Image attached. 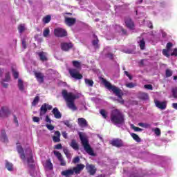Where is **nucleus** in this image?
<instances>
[{"instance_id": "obj_52", "label": "nucleus", "mask_w": 177, "mask_h": 177, "mask_svg": "<svg viewBox=\"0 0 177 177\" xmlns=\"http://www.w3.org/2000/svg\"><path fill=\"white\" fill-rule=\"evenodd\" d=\"M144 87L145 88V89L153 91V86L151 84H145Z\"/></svg>"}, {"instance_id": "obj_29", "label": "nucleus", "mask_w": 177, "mask_h": 177, "mask_svg": "<svg viewBox=\"0 0 177 177\" xmlns=\"http://www.w3.org/2000/svg\"><path fill=\"white\" fill-rule=\"evenodd\" d=\"M46 168H47V169H49L50 171H52V169H53V165L52 164L50 160H46Z\"/></svg>"}, {"instance_id": "obj_23", "label": "nucleus", "mask_w": 177, "mask_h": 177, "mask_svg": "<svg viewBox=\"0 0 177 177\" xmlns=\"http://www.w3.org/2000/svg\"><path fill=\"white\" fill-rule=\"evenodd\" d=\"M52 113L54 115L55 118H57V120H60V118H62V113L59 111V109L57 107L53 109Z\"/></svg>"}, {"instance_id": "obj_5", "label": "nucleus", "mask_w": 177, "mask_h": 177, "mask_svg": "<svg viewBox=\"0 0 177 177\" xmlns=\"http://www.w3.org/2000/svg\"><path fill=\"white\" fill-rule=\"evenodd\" d=\"M54 35L58 38H63V37H67V30L62 28H57L54 29Z\"/></svg>"}, {"instance_id": "obj_49", "label": "nucleus", "mask_w": 177, "mask_h": 177, "mask_svg": "<svg viewBox=\"0 0 177 177\" xmlns=\"http://www.w3.org/2000/svg\"><path fill=\"white\" fill-rule=\"evenodd\" d=\"M4 81H6V82H9V81H10V75L9 73H6Z\"/></svg>"}, {"instance_id": "obj_35", "label": "nucleus", "mask_w": 177, "mask_h": 177, "mask_svg": "<svg viewBox=\"0 0 177 177\" xmlns=\"http://www.w3.org/2000/svg\"><path fill=\"white\" fill-rule=\"evenodd\" d=\"M172 96L174 99H177V87L171 88Z\"/></svg>"}, {"instance_id": "obj_10", "label": "nucleus", "mask_w": 177, "mask_h": 177, "mask_svg": "<svg viewBox=\"0 0 177 177\" xmlns=\"http://www.w3.org/2000/svg\"><path fill=\"white\" fill-rule=\"evenodd\" d=\"M34 74L39 84H44L45 82V75L41 72H35Z\"/></svg>"}, {"instance_id": "obj_28", "label": "nucleus", "mask_w": 177, "mask_h": 177, "mask_svg": "<svg viewBox=\"0 0 177 177\" xmlns=\"http://www.w3.org/2000/svg\"><path fill=\"white\" fill-rule=\"evenodd\" d=\"M131 138H133V140H135L138 143H140V142H142V139L140 138V137L138 134L131 133Z\"/></svg>"}, {"instance_id": "obj_7", "label": "nucleus", "mask_w": 177, "mask_h": 177, "mask_svg": "<svg viewBox=\"0 0 177 177\" xmlns=\"http://www.w3.org/2000/svg\"><path fill=\"white\" fill-rule=\"evenodd\" d=\"M69 74L75 80H82L83 78L82 74L80 73L78 70L75 68L69 70Z\"/></svg>"}, {"instance_id": "obj_53", "label": "nucleus", "mask_w": 177, "mask_h": 177, "mask_svg": "<svg viewBox=\"0 0 177 177\" xmlns=\"http://www.w3.org/2000/svg\"><path fill=\"white\" fill-rule=\"evenodd\" d=\"M172 46H174V44H172V43L169 42L167 44L166 48L168 50H171V48H172Z\"/></svg>"}, {"instance_id": "obj_12", "label": "nucleus", "mask_w": 177, "mask_h": 177, "mask_svg": "<svg viewBox=\"0 0 177 177\" xmlns=\"http://www.w3.org/2000/svg\"><path fill=\"white\" fill-rule=\"evenodd\" d=\"M124 23L127 28L129 30H133L135 28V24L132 21V19L129 17H126L124 19Z\"/></svg>"}, {"instance_id": "obj_54", "label": "nucleus", "mask_w": 177, "mask_h": 177, "mask_svg": "<svg viewBox=\"0 0 177 177\" xmlns=\"http://www.w3.org/2000/svg\"><path fill=\"white\" fill-rule=\"evenodd\" d=\"M73 164H77V162H80V156H77L73 158Z\"/></svg>"}, {"instance_id": "obj_30", "label": "nucleus", "mask_w": 177, "mask_h": 177, "mask_svg": "<svg viewBox=\"0 0 177 177\" xmlns=\"http://www.w3.org/2000/svg\"><path fill=\"white\" fill-rule=\"evenodd\" d=\"M18 31L19 34H22L26 31V25L24 24H21L18 26Z\"/></svg>"}, {"instance_id": "obj_62", "label": "nucleus", "mask_w": 177, "mask_h": 177, "mask_svg": "<svg viewBox=\"0 0 177 177\" xmlns=\"http://www.w3.org/2000/svg\"><path fill=\"white\" fill-rule=\"evenodd\" d=\"M62 136L64 138V139H67V133L66 131H63Z\"/></svg>"}, {"instance_id": "obj_26", "label": "nucleus", "mask_w": 177, "mask_h": 177, "mask_svg": "<svg viewBox=\"0 0 177 177\" xmlns=\"http://www.w3.org/2000/svg\"><path fill=\"white\" fill-rule=\"evenodd\" d=\"M1 140L4 143H8V142H9V140L8 139V136H6V132L5 131V130L1 131Z\"/></svg>"}, {"instance_id": "obj_31", "label": "nucleus", "mask_w": 177, "mask_h": 177, "mask_svg": "<svg viewBox=\"0 0 177 177\" xmlns=\"http://www.w3.org/2000/svg\"><path fill=\"white\" fill-rule=\"evenodd\" d=\"M6 168L8 171H13V164L12 162H8V160L6 161Z\"/></svg>"}, {"instance_id": "obj_59", "label": "nucleus", "mask_w": 177, "mask_h": 177, "mask_svg": "<svg viewBox=\"0 0 177 177\" xmlns=\"http://www.w3.org/2000/svg\"><path fill=\"white\" fill-rule=\"evenodd\" d=\"M170 56H177V48H174Z\"/></svg>"}, {"instance_id": "obj_24", "label": "nucleus", "mask_w": 177, "mask_h": 177, "mask_svg": "<svg viewBox=\"0 0 177 177\" xmlns=\"http://www.w3.org/2000/svg\"><path fill=\"white\" fill-rule=\"evenodd\" d=\"M37 55L41 62H48V57H46V53L41 51L39 52Z\"/></svg>"}, {"instance_id": "obj_21", "label": "nucleus", "mask_w": 177, "mask_h": 177, "mask_svg": "<svg viewBox=\"0 0 177 177\" xmlns=\"http://www.w3.org/2000/svg\"><path fill=\"white\" fill-rule=\"evenodd\" d=\"M77 123L79 127H81L82 128L88 127V122L84 118H79L77 119Z\"/></svg>"}, {"instance_id": "obj_50", "label": "nucleus", "mask_w": 177, "mask_h": 177, "mask_svg": "<svg viewBox=\"0 0 177 177\" xmlns=\"http://www.w3.org/2000/svg\"><path fill=\"white\" fill-rule=\"evenodd\" d=\"M106 57L110 59V60H113L114 59V54L109 53L106 55Z\"/></svg>"}, {"instance_id": "obj_11", "label": "nucleus", "mask_w": 177, "mask_h": 177, "mask_svg": "<svg viewBox=\"0 0 177 177\" xmlns=\"http://www.w3.org/2000/svg\"><path fill=\"white\" fill-rule=\"evenodd\" d=\"M54 154L57 157L58 160L60 162V165L62 167H66V161L64 160V158H63V156L62 155V153L57 151H54Z\"/></svg>"}, {"instance_id": "obj_25", "label": "nucleus", "mask_w": 177, "mask_h": 177, "mask_svg": "<svg viewBox=\"0 0 177 177\" xmlns=\"http://www.w3.org/2000/svg\"><path fill=\"white\" fill-rule=\"evenodd\" d=\"M70 146L73 150H80V146L76 140L73 139L70 143Z\"/></svg>"}, {"instance_id": "obj_1", "label": "nucleus", "mask_w": 177, "mask_h": 177, "mask_svg": "<svg viewBox=\"0 0 177 177\" xmlns=\"http://www.w3.org/2000/svg\"><path fill=\"white\" fill-rule=\"evenodd\" d=\"M62 96L66 103L68 109L72 110V111H77L78 108L75 105V100L80 99V96L70 92H67V90L62 91Z\"/></svg>"}, {"instance_id": "obj_60", "label": "nucleus", "mask_w": 177, "mask_h": 177, "mask_svg": "<svg viewBox=\"0 0 177 177\" xmlns=\"http://www.w3.org/2000/svg\"><path fill=\"white\" fill-rule=\"evenodd\" d=\"M32 121L34 122H39V118L37 117V116H34L32 118Z\"/></svg>"}, {"instance_id": "obj_16", "label": "nucleus", "mask_w": 177, "mask_h": 177, "mask_svg": "<svg viewBox=\"0 0 177 177\" xmlns=\"http://www.w3.org/2000/svg\"><path fill=\"white\" fill-rule=\"evenodd\" d=\"M27 163L31 169H34V167H35V165L34 164V158L32 157V153L30 152L29 154V157L27 158Z\"/></svg>"}, {"instance_id": "obj_64", "label": "nucleus", "mask_w": 177, "mask_h": 177, "mask_svg": "<svg viewBox=\"0 0 177 177\" xmlns=\"http://www.w3.org/2000/svg\"><path fill=\"white\" fill-rule=\"evenodd\" d=\"M173 108L175 109L176 110H177V103H173L172 104Z\"/></svg>"}, {"instance_id": "obj_36", "label": "nucleus", "mask_w": 177, "mask_h": 177, "mask_svg": "<svg viewBox=\"0 0 177 177\" xmlns=\"http://www.w3.org/2000/svg\"><path fill=\"white\" fill-rule=\"evenodd\" d=\"M72 64L73 67H75V68H81V62L78 61H73Z\"/></svg>"}, {"instance_id": "obj_6", "label": "nucleus", "mask_w": 177, "mask_h": 177, "mask_svg": "<svg viewBox=\"0 0 177 177\" xmlns=\"http://www.w3.org/2000/svg\"><path fill=\"white\" fill-rule=\"evenodd\" d=\"M52 109H53V106H52V105H50L49 104L47 103L43 104L40 108V117H42V115H45V114L48 113V110H52Z\"/></svg>"}, {"instance_id": "obj_38", "label": "nucleus", "mask_w": 177, "mask_h": 177, "mask_svg": "<svg viewBox=\"0 0 177 177\" xmlns=\"http://www.w3.org/2000/svg\"><path fill=\"white\" fill-rule=\"evenodd\" d=\"M84 82L86 85H88V86H93V80H92L85 79Z\"/></svg>"}, {"instance_id": "obj_41", "label": "nucleus", "mask_w": 177, "mask_h": 177, "mask_svg": "<svg viewBox=\"0 0 177 177\" xmlns=\"http://www.w3.org/2000/svg\"><path fill=\"white\" fill-rule=\"evenodd\" d=\"M173 72L171 69H166L165 71V76L167 78H169V77H172Z\"/></svg>"}, {"instance_id": "obj_14", "label": "nucleus", "mask_w": 177, "mask_h": 177, "mask_svg": "<svg viewBox=\"0 0 177 177\" xmlns=\"http://www.w3.org/2000/svg\"><path fill=\"white\" fill-rule=\"evenodd\" d=\"M86 169H87V172L91 176L95 175V174H96V171H97V169H96V167H95L94 165L89 164H86Z\"/></svg>"}, {"instance_id": "obj_8", "label": "nucleus", "mask_w": 177, "mask_h": 177, "mask_svg": "<svg viewBox=\"0 0 177 177\" xmlns=\"http://www.w3.org/2000/svg\"><path fill=\"white\" fill-rule=\"evenodd\" d=\"M110 144L113 146V147H117L118 149H120V147H123L124 146V142L120 138H114L112 140L110 141Z\"/></svg>"}, {"instance_id": "obj_51", "label": "nucleus", "mask_w": 177, "mask_h": 177, "mask_svg": "<svg viewBox=\"0 0 177 177\" xmlns=\"http://www.w3.org/2000/svg\"><path fill=\"white\" fill-rule=\"evenodd\" d=\"M46 127L48 131H53V129H55V126L52 124H46Z\"/></svg>"}, {"instance_id": "obj_17", "label": "nucleus", "mask_w": 177, "mask_h": 177, "mask_svg": "<svg viewBox=\"0 0 177 177\" xmlns=\"http://www.w3.org/2000/svg\"><path fill=\"white\" fill-rule=\"evenodd\" d=\"M155 104L158 109H160V110H165L167 109V102L166 101L160 102L158 100L155 101Z\"/></svg>"}, {"instance_id": "obj_2", "label": "nucleus", "mask_w": 177, "mask_h": 177, "mask_svg": "<svg viewBox=\"0 0 177 177\" xmlns=\"http://www.w3.org/2000/svg\"><path fill=\"white\" fill-rule=\"evenodd\" d=\"M102 82L105 88H107L109 91H112V92H113V93L118 96L119 99L116 100L118 102V103H120V104H124V103H125V101H124V99H122V96H124V92H122L121 88L112 85L111 83H110V82L107 81L106 79H102Z\"/></svg>"}, {"instance_id": "obj_40", "label": "nucleus", "mask_w": 177, "mask_h": 177, "mask_svg": "<svg viewBox=\"0 0 177 177\" xmlns=\"http://www.w3.org/2000/svg\"><path fill=\"white\" fill-rule=\"evenodd\" d=\"M51 17L50 15H47L43 18V23L48 24L50 21Z\"/></svg>"}, {"instance_id": "obj_27", "label": "nucleus", "mask_w": 177, "mask_h": 177, "mask_svg": "<svg viewBox=\"0 0 177 177\" xmlns=\"http://www.w3.org/2000/svg\"><path fill=\"white\" fill-rule=\"evenodd\" d=\"M63 151H64L66 158H68V160H71V158L73 157V154H71V153H70V151H68V149L67 148H64L63 149Z\"/></svg>"}, {"instance_id": "obj_44", "label": "nucleus", "mask_w": 177, "mask_h": 177, "mask_svg": "<svg viewBox=\"0 0 177 177\" xmlns=\"http://www.w3.org/2000/svg\"><path fill=\"white\" fill-rule=\"evenodd\" d=\"M50 32V30H49V28H46L43 32L44 37L46 38L49 35Z\"/></svg>"}, {"instance_id": "obj_3", "label": "nucleus", "mask_w": 177, "mask_h": 177, "mask_svg": "<svg viewBox=\"0 0 177 177\" xmlns=\"http://www.w3.org/2000/svg\"><path fill=\"white\" fill-rule=\"evenodd\" d=\"M111 121L114 125H122L125 124L124 115L118 109H113L111 112Z\"/></svg>"}, {"instance_id": "obj_13", "label": "nucleus", "mask_w": 177, "mask_h": 177, "mask_svg": "<svg viewBox=\"0 0 177 177\" xmlns=\"http://www.w3.org/2000/svg\"><path fill=\"white\" fill-rule=\"evenodd\" d=\"M64 23L68 27H72V26L77 23V19L65 17Z\"/></svg>"}, {"instance_id": "obj_61", "label": "nucleus", "mask_w": 177, "mask_h": 177, "mask_svg": "<svg viewBox=\"0 0 177 177\" xmlns=\"http://www.w3.org/2000/svg\"><path fill=\"white\" fill-rule=\"evenodd\" d=\"M22 46L24 49H26L27 48V45L26 44V40L22 41Z\"/></svg>"}, {"instance_id": "obj_55", "label": "nucleus", "mask_w": 177, "mask_h": 177, "mask_svg": "<svg viewBox=\"0 0 177 177\" xmlns=\"http://www.w3.org/2000/svg\"><path fill=\"white\" fill-rule=\"evenodd\" d=\"M46 122H48V124H52V120L49 118V115H46Z\"/></svg>"}, {"instance_id": "obj_37", "label": "nucleus", "mask_w": 177, "mask_h": 177, "mask_svg": "<svg viewBox=\"0 0 177 177\" xmlns=\"http://www.w3.org/2000/svg\"><path fill=\"white\" fill-rule=\"evenodd\" d=\"M145 46H146V42L145 41V39H142L140 41V48L141 50H145Z\"/></svg>"}, {"instance_id": "obj_19", "label": "nucleus", "mask_w": 177, "mask_h": 177, "mask_svg": "<svg viewBox=\"0 0 177 177\" xmlns=\"http://www.w3.org/2000/svg\"><path fill=\"white\" fill-rule=\"evenodd\" d=\"M17 150L20 156L21 160H26V154H24V149H23V147H21V145H17Z\"/></svg>"}, {"instance_id": "obj_39", "label": "nucleus", "mask_w": 177, "mask_h": 177, "mask_svg": "<svg viewBox=\"0 0 177 177\" xmlns=\"http://www.w3.org/2000/svg\"><path fill=\"white\" fill-rule=\"evenodd\" d=\"M100 114H101L102 117L106 120L107 118V111L104 109H101L100 111Z\"/></svg>"}, {"instance_id": "obj_22", "label": "nucleus", "mask_w": 177, "mask_h": 177, "mask_svg": "<svg viewBox=\"0 0 177 177\" xmlns=\"http://www.w3.org/2000/svg\"><path fill=\"white\" fill-rule=\"evenodd\" d=\"M54 135L55 136H53V140L54 143H59V142H60V136H61L60 131H55Z\"/></svg>"}, {"instance_id": "obj_32", "label": "nucleus", "mask_w": 177, "mask_h": 177, "mask_svg": "<svg viewBox=\"0 0 177 177\" xmlns=\"http://www.w3.org/2000/svg\"><path fill=\"white\" fill-rule=\"evenodd\" d=\"M18 87L19 91H24V84H23V80L21 79L18 80Z\"/></svg>"}, {"instance_id": "obj_34", "label": "nucleus", "mask_w": 177, "mask_h": 177, "mask_svg": "<svg viewBox=\"0 0 177 177\" xmlns=\"http://www.w3.org/2000/svg\"><path fill=\"white\" fill-rule=\"evenodd\" d=\"M38 103H39V96H36L32 102V106L35 107V106H37Z\"/></svg>"}, {"instance_id": "obj_56", "label": "nucleus", "mask_w": 177, "mask_h": 177, "mask_svg": "<svg viewBox=\"0 0 177 177\" xmlns=\"http://www.w3.org/2000/svg\"><path fill=\"white\" fill-rule=\"evenodd\" d=\"M124 74H125V75H127V77H128V78H129L130 80H132L133 77H132V75H131L129 74V73L128 71H124Z\"/></svg>"}, {"instance_id": "obj_43", "label": "nucleus", "mask_w": 177, "mask_h": 177, "mask_svg": "<svg viewBox=\"0 0 177 177\" xmlns=\"http://www.w3.org/2000/svg\"><path fill=\"white\" fill-rule=\"evenodd\" d=\"M94 38H95V39L92 41L93 46H97V44H99V39H97V36L95 35H94Z\"/></svg>"}, {"instance_id": "obj_45", "label": "nucleus", "mask_w": 177, "mask_h": 177, "mask_svg": "<svg viewBox=\"0 0 177 177\" xmlns=\"http://www.w3.org/2000/svg\"><path fill=\"white\" fill-rule=\"evenodd\" d=\"M125 86H127V88H135V86H136V84L130 82V83L126 84Z\"/></svg>"}, {"instance_id": "obj_20", "label": "nucleus", "mask_w": 177, "mask_h": 177, "mask_svg": "<svg viewBox=\"0 0 177 177\" xmlns=\"http://www.w3.org/2000/svg\"><path fill=\"white\" fill-rule=\"evenodd\" d=\"M62 176H65V177H72V175H74V171L73 169H66L65 171H62L61 172Z\"/></svg>"}, {"instance_id": "obj_9", "label": "nucleus", "mask_w": 177, "mask_h": 177, "mask_svg": "<svg viewBox=\"0 0 177 177\" xmlns=\"http://www.w3.org/2000/svg\"><path fill=\"white\" fill-rule=\"evenodd\" d=\"M10 115V110L8 106H2L0 110V118H8Z\"/></svg>"}, {"instance_id": "obj_48", "label": "nucleus", "mask_w": 177, "mask_h": 177, "mask_svg": "<svg viewBox=\"0 0 177 177\" xmlns=\"http://www.w3.org/2000/svg\"><path fill=\"white\" fill-rule=\"evenodd\" d=\"M12 74L15 80H17V78H19V72L15 71V69H12Z\"/></svg>"}, {"instance_id": "obj_18", "label": "nucleus", "mask_w": 177, "mask_h": 177, "mask_svg": "<svg viewBox=\"0 0 177 177\" xmlns=\"http://www.w3.org/2000/svg\"><path fill=\"white\" fill-rule=\"evenodd\" d=\"M73 46H74L71 43H62L61 44V49L64 50V52H68L69 49H73Z\"/></svg>"}, {"instance_id": "obj_58", "label": "nucleus", "mask_w": 177, "mask_h": 177, "mask_svg": "<svg viewBox=\"0 0 177 177\" xmlns=\"http://www.w3.org/2000/svg\"><path fill=\"white\" fill-rule=\"evenodd\" d=\"M64 125L68 127V128H71V124H70V122L68 120H66L64 122Z\"/></svg>"}, {"instance_id": "obj_4", "label": "nucleus", "mask_w": 177, "mask_h": 177, "mask_svg": "<svg viewBox=\"0 0 177 177\" xmlns=\"http://www.w3.org/2000/svg\"><path fill=\"white\" fill-rule=\"evenodd\" d=\"M80 139L82 142V145L83 146L86 153L89 156H92L93 157H96V153L93 151V149L89 145V140L86 138V137L82 136L81 133H79Z\"/></svg>"}, {"instance_id": "obj_57", "label": "nucleus", "mask_w": 177, "mask_h": 177, "mask_svg": "<svg viewBox=\"0 0 177 177\" xmlns=\"http://www.w3.org/2000/svg\"><path fill=\"white\" fill-rule=\"evenodd\" d=\"M55 149H56L57 150H60V149H63V146L62 145V144H58L55 146Z\"/></svg>"}, {"instance_id": "obj_15", "label": "nucleus", "mask_w": 177, "mask_h": 177, "mask_svg": "<svg viewBox=\"0 0 177 177\" xmlns=\"http://www.w3.org/2000/svg\"><path fill=\"white\" fill-rule=\"evenodd\" d=\"M85 168V165L82 164H78L76 167H73L72 169V171H73V174H75V175H78L81 174V171L82 169Z\"/></svg>"}, {"instance_id": "obj_63", "label": "nucleus", "mask_w": 177, "mask_h": 177, "mask_svg": "<svg viewBox=\"0 0 177 177\" xmlns=\"http://www.w3.org/2000/svg\"><path fill=\"white\" fill-rule=\"evenodd\" d=\"M150 124L144 123V127L143 128H150Z\"/></svg>"}, {"instance_id": "obj_42", "label": "nucleus", "mask_w": 177, "mask_h": 177, "mask_svg": "<svg viewBox=\"0 0 177 177\" xmlns=\"http://www.w3.org/2000/svg\"><path fill=\"white\" fill-rule=\"evenodd\" d=\"M131 128L133 129V131H135V132H142V131H143V129H142L141 128L139 127H136L135 125L131 124Z\"/></svg>"}, {"instance_id": "obj_47", "label": "nucleus", "mask_w": 177, "mask_h": 177, "mask_svg": "<svg viewBox=\"0 0 177 177\" xmlns=\"http://www.w3.org/2000/svg\"><path fill=\"white\" fill-rule=\"evenodd\" d=\"M153 132L157 136H160L161 135V130L158 127L153 129Z\"/></svg>"}, {"instance_id": "obj_46", "label": "nucleus", "mask_w": 177, "mask_h": 177, "mask_svg": "<svg viewBox=\"0 0 177 177\" xmlns=\"http://www.w3.org/2000/svg\"><path fill=\"white\" fill-rule=\"evenodd\" d=\"M168 52H169V50L163 49L162 50V55H164V56H166V57H169L171 56V55H169V53H168Z\"/></svg>"}, {"instance_id": "obj_33", "label": "nucleus", "mask_w": 177, "mask_h": 177, "mask_svg": "<svg viewBox=\"0 0 177 177\" xmlns=\"http://www.w3.org/2000/svg\"><path fill=\"white\" fill-rule=\"evenodd\" d=\"M140 99L142 100H147V99H149V94L146 93H142L140 94Z\"/></svg>"}]
</instances>
